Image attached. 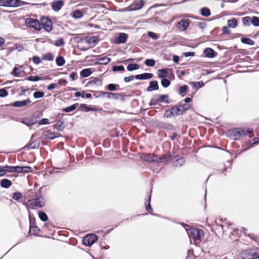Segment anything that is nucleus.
<instances>
[{"instance_id": "f257e3e1", "label": "nucleus", "mask_w": 259, "mask_h": 259, "mask_svg": "<svg viewBox=\"0 0 259 259\" xmlns=\"http://www.w3.org/2000/svg\"><path fill=\"white\" fill-rule=\"evenodd\" d=\"M228 135L234 140H238L242 136H248L250 138L253 136L252 131L247 128H235L228 131Z\"/></svg>"}, {"instance_id": "f03ea898", "label": "nucleus", "mask_w": 259, "mask_h": 259, "mask_svg": "<svg viewBox=\"0 0 259 259\" xmlns=\"http://www.w3.org/2000/svg\"><path fill=\"white\" fill-rule=\"evenodd\" d=\"M141 158L147 161L148 162H168L171 158V156H167L166 155H163L160 157H158L156 155L151 154H142L141 156Z\"/></svg>"}, {"instance_id": "7ed1b4c3", "label": "nucleus", "mask_w": 259, "mask_h": 259, "mask_svg": "<svg viewBox=\"0 0 259 259\" xmlns=\"http://www.w3.org/2000/svg\"><path fill=\"white\" fill-rule=\"evenodd\" d=\"M4 168L6 169L7 172H17V173H28L32 171V169L30 166H13L9 165L4 166Z\"/></svg>"}, {"instance_id": "20e7f679", "label": "nucleus", "mask_w": 259, "mask_h": 259, "mask_svg": "<svg viewBox=\"0 0 259 259\" xmlns=\"http://www.w3.org/2000/svg\"><path fill=\"white\" fill-rule=\"evenodd\" d=\"M29 210L30 209H36L43 207L45 203L44 201H38L36 199H30L27 201L26 203H24Z\"/></svg>"}, {"instance_id": "39448f33", "label": "nucleus", "mask_w": 259, "mask_h": 259, "mask_svg": "<svg viewBox=\"0 0 259 259\" xmlns=\"http://www.w3.org/2000/svg\"><path fill=\"white\" fill-rule=\"evenodd\" d=\"M168 99L167 95H156L151 99L149 104L150 106H154L162 102L168 103Z\"/></svg>"}, {"instance_id": "423d86ee", "label": "nucleus", "mask_w": 259, "mask_h": 259, "mask_svg": "<svg viewBox=\"0 0 259 259\" xmlns=\"http://www.w3.org/2000/svg\"><path fill=\"white\" fill-rule=\"evenodd\" d=\"M25 2L20 0H0V6L7 7H17L23 6Z\"/></svg>"}, {"instance_id": "0eeeda50", "label": "nucleus", "mask_w": 259, "mask_h": 259, "mask_svg": "<svg viewBox=\"0 0 259 259\" xmlns=\"http://www.w3.org/2000/svg\"><path fill=\"white\" fill-rule=\"evenodd\" d=\"M98 240V237L95 234H87L85 235L83 240V244L86 246H91L93 244Z\"/></svg>"}, {"instance_id": "6e6552de", "label": "nucleus", "mask_w": 259, "mask_h": 259, "mask_svg": "<svg viewBox=\"0 0 259 259\" xmlns=\"http://www.w3.org/2000/svg\"><path fill=\"white\" fill-rule=\"evenodd\" d=\"M26 24L30 27L34 28L36 30H40L41 29V25L40 22L33 18H27L25 20Z\"/></svg>"}, {"instance_id": "1a4fd4ad", "label": "nucleus", "mask_w": 259, "mask_h": 259, "mask_svg": "<svg viewBox=\"0 0 259 259\" xmlns=\"http://www.w3.org/2000/svg\"><path fill=\"white\" fill-rule=\"evenodd\" d=\"M204 237V229L197 228L195 227V245L202 241Z\"/></svg>"}, {"instance_id": "9d476101", "label": "nucleus", "mask_w": 259, "mask_h": 259, "mask_svg": "<svg viewBox=\"0 0 259 259\" xmlns=\"http://www.w3.org/2000/svg\"><path fill=\"white\" fill-rule=\"evenodd\" d=\"M41 27L43 28L47 31L50 32L52 30V21L46 17H42L41 19Z\"/></svg>"}, {"instance_id": "9b49d317", "label": "nucleus", "mask_w": 259, "mask_h": 259, "mask_svg": "<svg viewBox=\"0 0 259 259\" xmlns=\"http://www.w3.org/2000/svg\"><path fill=\"white\" fill-rule=\"evenodd\" d=\"M255 257V254L251 253L247 250H245L235 256V259H254Z\"/></svg>"}, {"instance_id": "f8f14e48", "label": "nucleus", "mask_w": 259, "mask_h": 259, "mask_svg": "<svg viewBox=\"0 0 259 259\" xmlns=\"http://www.w3.org/2000/svg\"><path fill=\"white\" fill-rule=\"evenodd\" d=\"M128 38V35L125 33H120L119 35L115 38V42L116 44L125 43Z\"/></svg>"}, {"instance_id": "ddd939ff", "label": "nucleus", "mask_w": 259, "mask_h": 259, "mask_svg": "<svg viewBox=\"0 0 259 259\" xmlns=\"http://www.w3.org/2000/svg\"><path fill=\"white\" fill-rule=\"evenodd\" d=\"M64 4V2L61 0L54 1L51 4L52 9L55 12L60 10Z\"/></svg>"}, {"instance_id": "4468645a", "label": "nucleus", "mask_w": 259, "mask_h": 259, "mask_svg": "<svg viewBox=\"0 0 259 259\" xmlns=\"http://www.w3.org/2000/svg\"><path fill=\"white\" fill-rule=\"evenodd\" d=\"M31 102L29 99L23 101H18L12 103L11 105L16 107H22L27 106Z\"/></svg>"}, {"instance_id": "2eb2a0df", "label": "nucleus", "mask_w": 259, "mask_h": 259, "mask_svg": "<svg viewBox=\"0 0 259 259\" xmlns=\"http://www.w3.org/2000/svg\"><path fill=\"white\" fill-rule=\"evenodd\" d=\"M189 24V21L187 19H182L178 23L177 27L180 31H184L187 28Z\"/></svg>"}, {"instance_id": "dca6fc26", "label": "nucleus", "mask_w": 259, "mask_h": 259, "mask_svg": "<svg viewBox=\"0 0 259 259\" xmlns=\"http://www.w3.org/2000/svg\"><path fill=\"white\" fill-rule=\"evenodd\" d=\"M21 122L27 126H31L35 124L37 122V120L33 117H27L23 119Z\"/></svg>"}, {"instance_id": "f3484780", "label": "nucleus", "mask_w": 259, "mask_h": 259, "mask_svg": "<svg viewBox=\"0 0 259 259\" xmlns=\"http://www.w3.org/2000/svg\"><path fill=\"white\" fill-rule=\"evenodd\" d=\"M153 74L150 73H144L141 74H138L135 76L137 79H148L152 78Z\"/></svg>"}, {"instance_id": "a211bd4d", "label": "nucleus", "mask_w": 259, "mask_h": 259, "mask_svg": "<svg viewBox=\"0 0 259 259\" xmlns=\"http://www.w3.org/2000/svg\"><path fill=\"white\" fill-rule=\"evenodd\" d=\"M159 89L158 82L156 80L151 81L150 82L149 86L147 88V90L148 92H151L154 90H157Z\"/></svg>"}, {"instance_id": "6ab92c4d", "label": "nucleus", "mask_w": 259, "mask_h": 259, "mask_svg": "<svg viewBox=\"0 0 259 259\" xmlns=\"http://www.w3.org/2000/svg\"><path fill=\"white\" fill-rule=\"evenodd\" d=\"M204 54L208 58H212L215 57V52L213 49L210 48H207L204 50Z\"/></svg>"}, {"instance_id": "aec40b11", "label": "nucleus", "mask_w": 259, "mask_h": 259, "mask_svg": "<svg viewBox=\"0 0 259 259\" xmlns=\"http://www.w3.org/2000/svg\"><path fill=\"white\" fill-rule=\"evenodd\" d=\"M40 146L39 142L37 141H30L28 144H27L25 148H27L28 149H36L38 148Z\"/></svg>"}, {"instance_id": "412c9836", "label": "nucleus", "mask_w": 259, "mask_h": 259, "mask_svg": "<svg viewBox=\"0 0 259 259\" xmlns=\"http://www.w3.org/2000/svg\"><path fill=\"white\" fill-rule=\"evenodd\" d=\"M0 185L3 188H8L12 185V182L8 179H4L1 181Z\"/></svg>"}, {"instance_id": "4be33fe9", "label": "nucleus", "mask_w": 259, "mask_h": 259, "mask_svg": "<svg viewBox=\"0 0 259 259\" xmlns=\"http://www.w3.org/2000/svg\"><path fill=\"white\" fill-rule=\"evenodd\" d=\"M97 60L99 64L107 65L110 62L111 59L107 57H103L98 59Z\"/></svg>"}, {"instance_id": "5701e85b", "label": "nucleus", "mask_w": 259, "mask_h": 259, "mask_svg": "<svg viewBox=\"0 0 259 259\" xmlns=\"http://www.w3.org/2000/svg\"><path fill=\"white\" fill-rule=\"evenodd\" d=\"M144 4V2L143 0L140 1L138 3L136 4H133L131 6V10H139L142 8Z\"/></svg>"}, {"instance_id": "b1692460", "label": "nucleus", "mask_w": 259, "mask_h": 259, "mask_svg": "<svg viewBox=\"0 0 259 259\" xmlns=\"http://www.w3.org/2000/svg\"><path fill=\"white\" fill-rule=\"evenodd\" d=\"M172 110L174 111L175 115H180L184 113L180 105L174 106L172 107Z\"/></svg>"}, {"instance_id": "393cba45", "label": "nucleus", "mask_w": 259, "mask_h": 259, "mask_svg": "<svg viewBox=\"0 0 259 259\" xmlns=\"http://www.w3.org/2000/svg\"><path fill=\"white\" fill-rule=\"evenodd\" d=\"M92 74V71L90 69H84L80 71V76L82 77H87L89 76Z\"/></svg>"}, {"instance_id": "a878e982", "label": "nucleus", "mask_w": 259, "mask_h": 259, "mask_svg": "<svg viewBox=\"0 0 259 259\" xmlns=\"http://www.w3.org/2000/svg\"><path fill=\"white\" fill-rule=\"evenodd\" d=\"M39 229L37 226H30L29 234L30 235L38 234Z\"/></svg>"}, {"instance_id": "bb28decb", "label": "nucleus", "mask_w": 259, "mask_h": 259, "mask_svg": "<svg viewBox=\"0 0 259 259\" xmlns=\"http://www.w3.org/2000/svg\"><path fill=\"white\" fill-rule=\"evenodd\" d=\"M168 69H161L159 70V72L160 73L158 74V76L160 78H163L167 76L168 75Z\"/></svg>"}, {"instance_id": "cd10ccee", "label": "nucleus", "mask_w": 259, "mask_h": 259, "mask_svg": "<svg viewBox=\"0 0 259 259\" xmlns=\"http://www.w3.org/2000/svg\"><path fill=\"white\" fill-rule=\"evenodd\" d=\"M56 63L58 66H62L65 64V60L63 57L59 56L56 59Z\"/></svg>"}, {"instance_id": "c85d7f7f", "label": "nucleus", "mask_w": 259, "mask_h": 259, "mask_svg": "<svg viewBox=\"0 0 259 259\" xmlns=\"http://www.w3.org/2000/svg\"><path fill=\"white\" fill-rule=\"evenodd\" d=\"M45 137L47 139L53 140L55 138L59 137V134L55 132H50L46 134Z\"/></svg>"}, {"instance_id": "c756f323", "label": "nucleus", "mask_w": 259, "mask_h": 259, "mask_svg": "<svg viewBox=\"0 0 259 259\" xmlns=\"http://www.w3.org/2000/svg\"><path fill=\"white\" fill-rule=\"evenodd\" d=\"M55 127L59 131H62L64 128V122L62 121H58L55 124Z\"/></svg>"}, {"instance_id": "7c9ffc66", "label": "nucleus", "mask_w": 259, "mask_h": 259, "mask_svg": "<svg viewBox=\"0 0 259 259\" xmlns=\"http://www.w3.org/2000/svg\"><path fill=\"white\" fill-rule=\"evenodd\" d=\"M237 24V21L235 18H232V19L228 21V25L229 27L231 28H235L236 27Z\"/></svg>"}, {"instance_id": "2f4dec72", "label": "nucleus", "mask_w": 259, "mask_h": 259, "mask_svg": "<svg viewBox=\"0 0 259 259\" xmlns=\"http://www.w3.org/2000/svg\"><path fill=\"white\" fill-rule=\"evenodd\" d=\"M140 68L139 65L137 64H130L127 66V69L130 71H133L135 70H137Z\"/></svg>"}, {"instance_id": "473e14b6", "label": "nucleus", "mask_w": 259, "mask_h": 259, "mask_svg": "<svg viewBox=\"0 0 259 259\" xmlns=\"http://www.w3.org/2000/svg\"><path fill=\"white\" fill-rule=\"evenodd\" d=\"M241 41L243 44H247L250 46L253 45L254 44V41L252 39L246 37L241 38Z\"/></svg>"}, {"instance_id": "72a5a7b5", "label": "nucleus", "mask_w": 259, "mask_h": 259, "mask_svg": "<svg viewBox=\"0 0 259 259\" xmlns=\"http://www.w3.org/2000/svg\"><path fill=\"white\" fill-rule=\"evenodd\" d=\"M89 85L97 84L98 85H101L102 84V81L98 78H94L93 79L88 82Z\"/></svg>"}, {"instance_id": "f704fd0d", "label": "nucleus", "mask_w": 259, "mask_h": 259, "mask_svg": "<svg viewBox=\"0 0 259 259\" xmlns=\"http://www.w3.org/2000/svg\"><path fill=\"white\" fill-rule=\"evenodd\" d=\"M78 103H75L73 105H72L70 106L67 107L65 108L63 111H64L66 112H70L74 110H75L77 107L78 106Z\"/></svg>"}, {"instance_id": "c9c22d12", "label": "nucleus", "mask_w": 259, "mask_h": 259, "mask_svg": "<svg viewBox=\"0 0 259 259\" xmlns=\"http://www.w3.org/2000/svg\"><path fill=\"white\" fill-rule=\"evenodd\" d=\"M175 114H174V111L172 110V108H171L169 110H167L165 111L164 117L166 118H169L172 116H175Z\"/></svg>"}, {"instance_id": "e433bc0d", "label": "nucleus", "mask_w": 259, "mask_h": 259, "mask_svg": "<svg viewBox=\"0 0 259 259\" xmlns=\"http://www.w3.org/2000/svg\"><path fill=\"white\" fill-rule=\"evenodd\" d=\"M107 97L109 99L113 98L114 99H117L119 97L118 93H113L110 92H106Z\"/></svg>"}, {"instance_id": "4c0bfd02", "label": "nucleus", "mask_w": 259, "mask_h": 259, "mask_svg": "<svg viewBox=\"0 0 259 259\" xmlns=\"http://www.w3.org/2000/svg\"><path fill=\"white\" fill-rule=\"evenodd\" d=\"M201 14L205 17H208L210 15V10L206 8H203L201 9Z\"/></svg>"}, {"instance_id": "58836bf2", "label": "nucleus", "mask_w": 259, "mask_h": 259, "mask_svg": "<svg viewBox=\"0 0 259 259\" xmlns=\"http://www.w3.org/2000/svg\"><path fill=\"white\" fill-rule=\"evenodd\" d=\"M38 216L42 221L46 222L48 220L47 214L43 211H39L38 212Z\"/></svg>"}, {"instance_id": "ea45409f", "label": "nucleus", "mask_w": 259, "mask_h": 259, "mask_svg": "<svg viewBox=\"0 0 259 259\" xmlns=\"http://www.w3.org/2000/svg\"><path fill=\"white\" fill-rule=\"evenodd\" d=\"M185 162V159L183 157H181L178 159L175 162L174 165L175 166H180L183 164Z\"/></svg>"}, {"instance_id": "a19ab883", "label": "nucleus", "mask_w": 259, "mask_h": 259, "mask_svg": "<svg viewBox=\"0 0 259 259\" xmlns=\"http://www.w3.org/2000/svg\"><path fill=\"white\" fill-rule=\"evenodd\" d=\"M98 40H99V39L97 37L93 36V37H90L87 40V42L90 45H94L96 42H97L98 41Z\"/></svg>"}, {"instance_id": "79ce46f5", "label": "nucleus", "mask_w": 259, "mask_h": 259, "mask_svg": "<svg viewBox=\"0 0 259 259\" xmlns=\"http://www.w3.org/2000/svg\"><path fill=\"white\" fill-rule=\"evenodd\" d=\"M42 59L44 60L52 61L54 59V56L52 53H48L44 55Z\"/></svg>"}, {"instance_id": "37998d69", "label": "nucleus", "mask_w": 259, "mask_h": 259, "mask_svg": "<svg viewBox=\"0 0 259 259\" xmlns=\"http://www.w3.org/2000/svg\"><path fill=\"white\" fill-rule=\"evenodd\" d=\"M12 197L14 200L19 201L22 198V195L19 192H15L13 193Z\"/></svg>"}, {"instance_id": "c03bdc74", "label": "nucleus", "mask_w": 259, "mask_h": 259, "mask_svg": "<svg viewBox=\"0 0 259 259\" xmlns=\"http://www.w3.org/2000/svg\"><path fill=\"white\" fill-rule=\"evenodd\" d=\"M145 64L147 66H150V67H153L155 64V61L153 59H146L145 60Z\"/></svg>"}, {"instance_id": "a18cd8bd", "label": "nucleus", "mask_w": 259, "mask_h": 259, "mask_svg": "<svg viewBox=\"0 0 259 259\" xmlns=\"http://www.w3.org/2000/svg\"><path fill=\"white\" fill-rule=\"evenodd\" d=\"M186 230L187 231L188 234L189 238H190V242L192 243V241H194V233L193 232V230H190V232H189L188 231V229H187V228H186Z\"/></svg>"}, {"instance_id": "49530a36", "label": "nucleus", "mask_w": 259, "mask_h": 259, "mask_svg": "<svg viewBox=\"0 0 259 259\" xmlns=\"http://www.w3.org/2000/svg\"><path fill=\"white\" fill-rule=\"evenodd\" d=\"M44 96L45 94L43 92L36 91L33 94V97L35 99L42 98Z\"/></svg>"}, {"instance_id": "de8ad7c7", "label": "nucleus", "mask_w": 259, "mask_h": 259, "mask_svg": "<svg viewBox=\"0 0 259 259\" xmlns=\"http://www.w3.org/2000/svg\"><path fill=\"white\" fill-rule=\"evenodd\" d=\"M161 85L164 88H167L170 85V82L167 79L163 78L161 81Z\"/></svg>"}, {"instance_id": "09e8293b", "label": "nucleus", "mask_w": 259, "mask_h": 259, "mask_svg": "<svg viewBox=\"0 0 259 259\" xmlns=\"http://www.w3.org/2000/svg\"><path fill=\"white\" fill-rule=\"evenodd\" d=\"M119 87V85L118 84L110 83L108 85L107 89L109 91H116L117 87Z\"/></svg>"}, {"instance_id": "8fccbe9b", "label": "nucleus", "mask_w": 259, "mask_h": 259, "mask_svg": "<svg viewBox=\"0 0 259 259\" xmlns=\"http://www.w3.org/2000/svg\"><path fill=\"white\" fill-rule=\"evenodd\" d=\"M21 73L22 70L17 67H14L12 71V74L15 76H19L21 74Z\"/></svg>"}, {"instance_id": "3c124183", "label": "nucleus", "mask_w": 259, "mask_h": 259, "mask_svg": "<svg viewBox=\"0 0 259 259\" xmlns=\"http://www.w3.org/2000/svg\"><path fill=\"white\" fill-rule=\"evenodd\" d=\"M79 109L81 111L88 112L90 111V107L88 106L86 104H81Z\"/></svg>"}, {"instance_id": "603ef678", "label": "nucleus", "mask_w": 259, "mask_h": 259, "mask_svg": "<svg viewBox=\"0 0 259 259\" xmlns=\"http://www.w3.org/2000/svg\"><path fill=\"white\" fill-rule=\"evenodd\" d=\"M112 70L113 71H124V67L122 66H114L112 67Z\"/></svg>"}, {"instance_id": "864d4df0", "label": "nucleus", "mask_w": 259, "mask_h": 259, "mask_svg": "<svg viewBox=\"0 0 259 259\" xmlns=\"http://www.w3.org/2000/svg\"><path fill=\"white\" fill-rule=\"evenodd\" d=\"M42 79L41 77L38 76H30L28 77L27 80L32 81H37Z\"/></svg>"}, {"instance_id": "5fc2aeb1", "label": "nucleus", "mask_w": 259, "mask_h": 259, "mask_svg": "<svg viewBox=\"0 0 259 259\" xmlns=\"http://www.w3.org/2000/svg\"><path fill=\"white\" fill-rule=\"evenodd\" d=\"M83 15L81 11L79 10H76L74 12L73 16L75 18H80L82 17Z\"/></svg>"}, {"instance_id": "6e6d98bb", "label": "nucleus", "mask_w": 259, "mask_h": 259, "mask_svg": "<svg viewBox=\"0 0 259 259\" xmlns=\"http://www.w3.org/2000/svg\"><path fill=\"white\" fill-rule=\"evenodd\" d=\"M65 44V42L62 38H61L55 41V45L57 46H63Z\"/></svg>"}, {"instance_id": "4d7b16f0", "label": "nucleus", "mask_w": 259, "mask_h": 259, "mask_svg": "<svg viewBox=\"0 0 259 259\" xmlns=\"http://www.w3.org/2000/svg\"><path fill=\"white\" fill-rule=\"evenodd\" d=\"M251 22L253 25L259 26V18L257 17H253Z\"/></svg>"}, {"instance_id": "13d9d810", "label": "nucleus", "mask_w": 259, "mask_h": 259, "mask_svg": "<svg viewBox=\"0 0 259 259\" xmlns=\"http://www.w3.org/2000/svg\"><path fill=\"white\" fill-rule=\"evenodd\" d=\"M8 95V92L5 89H0V97H5Z\"/></svg>"}, {"instance_id": "bf43d9fd", "label": "nucleus", "mask_w": 259, "mask_h": 259, "mask_svg": "<svg viewBox=\"0 0 259 259\" xmlns=\"http://www.w3.org/2000/svg\"><path fill=\"white\" fill-rule=\"evenodd\" d=\"M94 95L96 96V98L103 97L105 95H106V92L103 91H98L95 92Z\"/></svg>"}, {"instance_id": "052dcab7", "label": "nucleus", "mask_w": 259, "mask_h": 259, "mask_svg": "<svg viewBox=\"0 0 259 259\" xmlns=\"http://www.w3.org/2000/svg\"><path fill=\"white\" fill-rule=\"evenodd\" d=\"M148 35L149 37H150L151 38H152L154 39H156L158 38V35L156 33L153 32H151V31L148 32Z\"/></svg>"}, {"instance_id": "680f3d73", "label": "nucleus", "mask_w": 259, "mask_h": 259, "mask_svg": "<svg viewBox=\"0 0 259 259\" xmlns=\"http://www.w3.org/2000/svg\"><path fill=\"white\" fill-rule=\"evenodd\" d=\"M180 106L181 107L182 109L184 111V112L190 108V106L188 104L182 103L181 105H180Z\"/></svg>"}, {"instance_id": "e2e57ef3", "label": "nucleus", "mask_w": 259, "mask_h": 259, "mask_svg": "<svg viewBox=\"0 0 259 259\" xmlns=\"http://www.w3.org/2000/svg\"><path fill=\"white\" fill-rule=\"evenodd\" d=\"M188 89V87L187 85H183L181 86L180 88L179 93L180 94H182L184 92H185Z\"/></svg>"}, {"instance_id": "0e129e2a", "label": "nucleus", "mask_w": 259, "mask_h": 259, "mask_svg": "<svg viewBox=\"0 0 259 259\" xmlns=\"http://www.w3.org/2000/svg\"><path fill=\"white\" fill-rule=\"evenodd\" d=\"M222 31L224 34H230L231 31L228 26H224L222 29Z\"/></svg>"}, {"instance_id": "69168bd1", "label": "nucleus", "mask_w": 259, "mask_h": 259, "mask_svg": "<svg viewBox=\"0 0 259 259\" xmlns=\"http://www.w3.org/2000/svg\"><path fill=\"white\" fill-rule=\"evenodd\" d=\"M33 62L36 64H38L40 63L41 60L39 57L33 56L32 58Z\"/></svg>"}, {"instance_id": "338daca9", "label": "nucleus", "mask_w": 259, "mask_h": 259, "mask_svg": "<svg viewBox=\"0 0 259 259\" xmlns=\"http://www.w3.org/2000/svg\"><path fill=\"white\" fill-rule=\"evenodd\" d=\"M204 83L203 81H200L197 82H195V89H199L202 87H203Z\"/></svg>"}, {"instance_id": "774afa93", "label": "nucleus", "mask_w": 259, "mask_h": 259, "mask_svg": "<svg viewBox=\"0 0 259 259\" xmlns=\"http://www.w3.org/2000/svg\"><path fill=\"white\" fill-rule=\"evenodd\" d=\"M251 21L250 18L249 17H245L243 18V23L245 25H249Z\"/></svg>"}]
</instances>
